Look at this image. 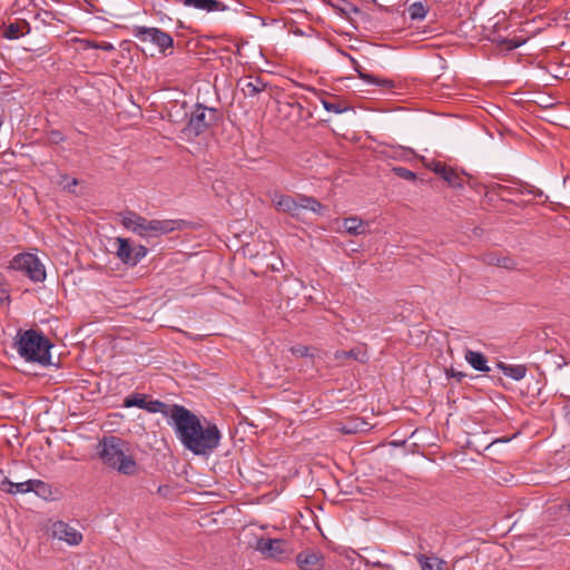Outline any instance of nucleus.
I'll return each instance as SVG.
<instances>
[{
	"label": "nucleus",
	"instance_id": "a878e982",
	"mask_svg": "<svg viewBox=\"0 0 570 570\" xmlns=\"http://www.w3.org/2000/svg\"><path fill=\"white\" fill-rule=\"evenodd\" d=\"M31 492H35L39 498L43 500H55V493L50 484L41 480H31Z\"/></svg>",
	"mask_w": 570,
	"mask_h": 570
},
{
	"label": "nucleus",
	"instance_id": "1a4fd4ad",
	"mask_svg": "<svg viewBox=\"0 0 570 570\" xmlns=\"http://www.w3.org/2000/svg\"><path fill=\"white\" fill-rule=\"evenodd\" d=\"M255 550L266 559L283 561L289 558V544L283 539L261 538L256 541Z\"/></svg>",
	"mask_w": 570,
	"mask_h": 570
},
{
	"label": "nucleus",
	"instance_id": "c9c22d12",
	"mask_svg": "<svg viewBox=\"0 0 570 570\" xmlns=\"http://www.w3.org/2000/svg\"><path fill=\"white\" fill-rule=\"evenodd\" d=\"M501 42L507 50H513L521 45V42L513 39H503Z\"/></svg>",
	"mask_w": 570,
	"mask_h": 570
},
{
	"label": "nucleus",
	"instance_id": "f3484780",
	"mask_svg": "<svg viewBox=\"0 0 570 570\" xmlns=\"http://www.w3.org/2000/svg\"><path fill=\"white\" fill-rule=\"evenodd\" d=\"M0 489L10 494L29 493L32 489L31 480L22 482H12L7 476L0 481Z\"/></svg>",
	"mask_w": 570,
	"mask_h": 570
},
{
	"label": "nucleus",
	"instance_id": "bb28decb",
	"mask_svg": "<svg viewBox=\"0 0 570 570\" xmlns=\"http://www.w3.org/2000/svg\"><path fill=\"white\" fill-rule=\"evenodd\" d=\"M334 356L336 361L353 358L361 363L366 362L368 358L366 352L362 351L361 348H352L350 351H336Z\"/></svg>",
	"mask_w": 570,
	"mask_h": 570
},
{
	"label": "nucleus",
	"instance_id": "37998d69",
	"mask_svg": "<svg viewBox=\"0 0 570 570\" xmlns=\"http://www.w3.org/2000/svg\"><path fill=\"white\" fill-rule=\"evenodd\" d=\"M566 417L568 419V421H570V407L568 409V411L566 412Z\"/></svg>",
	"mask_w": 570,
	"mask_h": 570
},
{
	"label": "nucleus",
	"instance_id": "dca6fc26",
	"mask_svg": "<svg viewBox=\"0 0 570 570\" xmlns=\"http://www.w3.org/2000/svg\"><path fill=\"white\" fill-rule=\"evenodd\" d=\"M183 4L206 12L222 11L226 8L223 2L217 0H183Z\"/></svg>",
	"mask_w": 570,
	"mask_h": 570
},
{
	"label": "nucleus",
	"instance_id": "e433bc0d",
	"mask_svg": "<svg viewBox=\"0 0 570 570\" xmlns=\"http://www.w3.org/2000/svg\"><path fill=\"white\" fill-rule=\"evenodd\" d=\"M446 375L449 377H455L459 382L465 377V374L460 372V371H456L454 370L453 367H451L450 370L446 371Z\"/></svg>",
	"mask_w": 570,
	"mask_h": 570
},
{
	"label": "nucleus",
	"instance_id": "473e14b6",
	"mask_svg": "<svg viewBox=\"0 0 570 570\" xmlns=\"http://www.w3.org/2000/svg\"><path fill=\"white\" fill-rule=\"evenodd\" d=\"M86 48H95V49H101L104 51H111V50H114V45L110 42L97 43V42L86 41Z\"/></svg>",
	"mask_w": 570,
	"mask_h": 570
},
{
	"label": "nucleus",
	"instance_id": "412c9836",
	"mask_svg": "<svg viewBox=\"0 0 570 570\" xmlns=\"http://www.w3.org/2000/svg\"><path fill=\"white\" fill-rule=\"evenodd\" d=\"M363 553L360 554V560L364 562L366 566H371L373 568H377L379 570H393V567L389 563L382 562L377 558V553L368 548L362 549Z\"/></svg>",
	"mask_w": 570,
	"mask_h": 570
},
{
	"label": "nucleus",
	"instance_id": "f8f14e48",
	"mask_svg": "<svg viewBox=\"0 0 570 570\" xmlns=\"http://www.w3.org/2000/svg\"><path fill=\"white\" fill-rule=\"evenodd\" d=\"M431 169L439 175L452 188H463L465 183V175L459 174L453 168L446 166L441 161H434Z\"/></svg>",
	"mask_w": 570,
	"mask_h": 570
},
{
	"label": "nucleus",
	"instance_id": "2f4dec72",
	"mask_svg": "<svg viewBox=\"0 0 570 570\" xmlns=\"http://www.w3.org/2000/svg\"><path fill=\"white\" fill-rule=\"evenodd\" d=\"M147 253H148V250L144 245H138V246L134 247V254H132V258L135 259L134 266H136L144 257H146Z\"/></svg>",
	"mask_w": 570,
	"mask_h": 570
},
{
	"label": "nucleus",
	"instance_id": "6ab92c4d",
	"mask_svg": "<svg viewBox=\"0 0 570 570\" xmlns=\"http://www.w3.org/2000/svg\"><path fill=\"white\" fill-rule=\"evenodd\" d=\"M239 85L240 90L246 97H255L266 88V83L259 77H249L248 79L240 81Z\"/></svg>",
	"mask_w": 570,
	"mask_h": 570
},
{
	"label": "nucleus",
	"instance_id": "4c0bfd02",
	"mask_svg": "<svg viewBox=\"0 0 570 570\" xmlns=\"http://www.w3.org/2000/svg\"><path fill=\"white\" fill-rule=\"evenodd\" d=\"M10 299L8 291L0 286V305L7 304Z\"/></svg>",
	"mask_w": 570,
	"mask_h": 570
},
{
	"label": "nucleus",
	"instance_id": "39448f33",
	"mask_svg": "<svg viewBox=\"0 0 570 570\" xmlns=\"http://www.w3.org/2000/svg\"><path fill=\"white\" fill-rule=\"evenodd\" d=\"M121 224L126 229L144 238L165 235L178 228L176 220H148L135 212H126L122 215Z\"/></svg>",
	"mask_w": 570,
	"mask_h": 570
},
{
	"label": "nucleus",
	"instance_id": "ddd939ff",
	"mask_svg": "<svg viewBox=\"0 0 570 570\" xmlns=\"http://www.w3.org/2000/svg\"><path fill=\"white\" fill-rule=\"evenodd\" d=\"M144 410L149 413H161L168 419V424L171 426V422H175L174 416L177 414V410H185V406L179 404L168 405L159 400L147 399Z\"/></svg>",
	"mask_w": 570,
	"mask_h": 570
},
{
	"label": "nucleus",
	"instance_id": "5701e85b",
	"mask_svg": "<svg viewBox=\"0 0 570 570\" xmlns=\"http://www.w3.org/2000/svg\"><path fill=\"white\" fill-rule=\"evenodd\" d=\"M422 570H446L445 562L435 556L416 554Z\"/></svg>",
	"mask_w": 570,
	"mask_h": 570
},
{
	"label": "nucleus",
	"instance_id": "c03bdc74",
	"mask_svg": "<svg viewBox=\"0 0 570 570\" xmlns=\"http://www.w3.org/2000/svg\"><path fill=\"white\" fill-rule=\"evenodd\" d=\"M43 14H45V17L50 18V19H51V13H50V12L45 11V12H43Z\"/></svg>",
	"mask_w": 570,
	"mask_h": 570
},
{
	"label": "nucleus",
	"instance_id": "423d86ee",
	"mask_svg": "<svg viewBox=\"0 0 570 570\" xmlns=\"http://www.w3.org/2000/svg\"><path fill=\"white\" fill-rule=\"evenodd\" d=\"M186 116L188 119L187 124L181 129V138L191 141L215 126L219 121L222 114L216 108L196 104L193 110L186 114Z\"/></svg>",
	"mask_w": 570,
	"mask_h": 570
},
{
	"label": "nucleus",
	"instance_id": "2eb2a0df",
	"mask_svg": "<svg viewBox=\"0 0 570 570\" xmlns=\"http://www.w3.org/2000/svg\"><path fill=\"white\" fill-rule=\"evenodd\" d=\"M116 244V255L117 257L126 265L134 266V247L128 238L117 237L115 240Z\"/></svg>",
	"mask_w": 570,
	"mask_h": 570
},
{
	"label": "nucleus",
	"instance_id": "ea45409f",
	"mask_svg": "<svg viewBox=\"0 0 570 570\" xmlns=\"http://www.w3.org/2000/svg\"><path fill=\"white\" fill-rule=\"evenodd\" d=\"M61 139H62V138H61V134H60V132H58V131H53V132L51 134V140H52V141L57 142V141H59V140H61Z\"/></svg>",
	"mask_w": 570,
	"mask_h": 570
},
{
	"label": "nucleus",
	"instance_id": "f03ea898",
	"mask_svg": "<svg viewBox=\"0 0 570 570\" xmlns=\"http://www.w3.org/2000/svg\"><path fill=\"white\" fill-rule=\"evenodd\" d=\"M98 456L102 463L120 474L135 475L138 472V463L129 453V446L120 438L104 436L98 443Z\"/></svg>",
	"mask_w": 570,
	"mask_h": 570
},
{
	"label": "nucleus",
	"instance_id": "20e7f679",
	"mask_svg": "<svg viewBox=\"0 0 570 570\" xmlns=\"http://www.w3.org/2000/svg\"><path fill=\"white\" fill-rule=\"evenodd\" d=\"M271 200L276 210L286 213L291 217L304 220L305 212H312L318 216L324 215L325 206L322 205L315 197L298 194L295 197L274 193Z\"/></svg>",
	"mask_w": 570,
	"mask_h": 570
},
{
	"label": "nucleus",
	"instance_id": "b1692460",
	"mask_svg": "<svg viewBox=\"0 0 570 570\" xmlns=\"http://www.w3.org/2000/svg\"><path fill=\"white\" fill-rule=\"evenodd\" d=\"M498 368L502 371L505 376L513 379L514 381H521L527 374L525 365H511L503 362H498Z\"/></svg>",
	"mask_w": 570,
	"mask_h": 570
},
{
	"label": "nucleus",
	"instance_id": "9b49d317",
	"mask_svg": "<svg viewBox=\"0 0 570 570\" xmlns=\"http://www.w3.org/2000/svg\"><path fill=\"white\" fill-rule=\"evenodd\" d=\"M295 560L299 570H322L324 568V556L318 550L305 549L296 556Z\"/></svg>",
	"mask_w": 570,
	"mask_h": 570
},
{
	"label": "nucleus",
	"instance_id": "4be33fe9",
	"mask_svg": "<svg viewBox=\"0 0 570 570\" xmlns=\"http://www.w3.org/2000/svg\"><path fill=\"white\" fill-rule=\"evenodd\" d=\"M465 361L479 372H489L490 367L487 365V357L481 352L470 351L465 352Z\"/></svg>",
	"mask_w": 570,
	"mask_h": 570
},
{
	"label": "nucleus",
	"instance_id": "6e6552de",
	"mask_svg": "<svg viewBox=\"0 0 570 570\" xmlns=\"http://www.w3.org/2000/svg\"><path fill=\"white\" fill-rule=\"evenodd\" d=\"M132 36L140 42H151L161 53H166L167 49L174 47L173 37L159 28L135 26Z\"/></svg>",
	"mask_w": 570,
	"mask_h": 570
},
{
	"label": "nucleus",
	"instance_id": "0eeeda50",
	"mask_svg": "<svg viewBox=\"0 0 570 570\" xmlns=\"http://www.w3.org/2000/svg\"><path fill=\"white\" fill-rule=\"evenodd\" d=\"M9 268L22 272L35 283H40L46 279L45 266L35 254L22 253L16 255L11 259Z\"/></svg>",
	"mask_w": 570,
	"mask_h": 570
},
{
	"label": "nucleus",
	"instance_id": "aec40b11",
	"mask_svg": "<svg viewBox=\"0 0 570 570\" xmlns=\"http://www.w3.org/2000/svg\"><path fill=\"white\" fill-rule=\"evenodd\" d=\"M343 228L350 235L358 236L363 235L368 229V224L363 222L357 216H351L343 220Z\"/></svg>",
	"mask_w": 570,
	"mask_h": 570
},
{
	"label": "nucleus",
	"instance_id": "f704fd0d",
	"mask_svg": "<svg viewBox=\"0 0 570 570\" xmlns=\"http://www.w3.org/2000/svg\"><path fill=\"white\" fill-rule=\"evenodd\" d=\"M521 194H529L537 197H541L543 195V191L534 186H527L523 189L520 190Z\"/></svg>",
	"mask_w": 570,
	"mask_h": 570
},
{
	"label": "nucleus",
	"instance_id": "f257e3e1",
	"mask_svg": "<svg viewBox=\"0 0 570 570\" xmlns=\"http://www.w3.org/2000/svg\"><path fill=\"white\" fill-rule=\"evenodd\" d=\"M171 428L181 445L195 455L209 456L218 446L222 433L216 424L203 425L190 410H177Z\"/></svg>",
	"mask_w": 570,
	"mask_h": 570
},
{
	"label": "nucleus",
	"instance_id": "79ce46f5",
	"mask_svg": "<svg viewBox=\"0 0 570 570\" xmlns=\"http://www.w3.org/2000/svg\"><path fill=\"white\" fill-rule=\"evenodd\" d=\"M78 184L77 179H72L71 184H68L67 188L68 190H71V187H75Z\"/></svg>",
	"mask_w": 570,
	"mask_h": 570
},
{
	"label": "nucleus",
	"instance_id": "cd10ccee",
	"mask_svg": "<svg viewBox=\"0 0 570 570\" xmlns=\"http://www.w3.org/2000/svg\"><path fill=\"white\" fill-rule=\"evenodd\" d=\"M147 399H148L147 394L134 393L131 395H128L124 400V406L125 407H134L135 406V407H139V409L144 410Z\"/></svg>",
	"mask_w": 570,
	"mask_h": 570
},
{
	"label": "nucleus",
	"instance_id": "a19ab883",
	"mask_svg": "<svg viewBox=\"0 0 570 570\" xmlns=\"http://www.w3.org/2000/svg\"><path fill=\"white\" fill-rule=\"evenodd\" d=\"M348 7L352 12H355V13L360 12V9L356 6L350 3Z\"/></svg>",
	"mask_w": 570,
	"mask_h": 570
},
{
	"label": "nucleus",
	"instance_id": "9d476101",
	"mask_svg": "<svg viewBox=\"0 0 570 570\" xmlns=\"http://www.w3.org/2000/svg\"><path fill=\"white\" fill-rule=\"evenodd\" d=\"M53 538L65 541L69 546H78L82 541V534L75 527L65 521H56L51 525Z\"/></svg>",
	"mask_w": 570,
	"mask_h": 570
},
{
	"label": "nucleus",
	"instance_id": "c85d7f7f",
	"mask_svg": "<svg viewBox=\"0 0 570 570\" xmlns=\"http://www.w3.org/2000/svg\"><path fill=\"white\" fill-rule=\"evenodd\" d=\"M428 13L426 8L422 2L417 1L409 7V14L412 20H422Z\"/></svg>",
	"mask_w": 570,
	"mask_h": 570
},
{
	"label": "nucleus",
	"instance_id": "a18cd8bd",
	"mask_svg": "<svg viewBox=\"0 0 570 570\" xmlns=\"http://www.w3.org/2000/svg\"><path fill=\"white\" fill-rule=\"evenodd\" d=\"M568 509H569V512H570V503L568 504Z\"/></svg>",
	"mask_w": 570,
	"mask_h": 570
},
{
	"label": "nucleus",
	"instance_id": "7ed1b4c3",
	"mask_svg": "<svg viewBox=\"0 0 570 570\" xmlns=\"http://www.w3.org/2000/svg\"><path fill=\"white\" fill-rule=\"evenodd\" d=\"M19 338L14 343L19 355L28 362L39 363L42 366L51 364L50 348L52 344L42 332L37 330H27L20 332Z\"/></svg>",
	"mask_w": 570,
	"mask_h": 570
},
{
	"label": "nucleus",
	"instance_id": "4468645a",
	"mask_svg": "<svg viewBox=\"0 0 570 570\" xmlns=\"http://www.w3.org/2000/svg\"><path fill=\"white\" fill-rule=\"evenodd\" d=\"M31 31L30 24L24 19H17L3 24L1 37L8 40H16Z\"/></svg>",
	"mask_w": 570,
	"mask_h": 570
},
{
	"label": "nucleus",
	"instance_id": "58836bf2",
	"mask_svg": "<svg viewBox=\"0 0 570 570\" xmlns=\"http://www.w3.org/2000/svg\"><path fill=\"white\" fill-rule=\"evenodd\" d=\"M342 55H343L344 57H347V58L350 59V61L352 62L353 68H354V70H355L356 72H357V70H363V69L361 68V66L358 65L357 60H356V59H354L351 55H348L347 52H344V51H342Z\"/></svg>",
	"mask_w": 570,
	"mask_h": 570
},
{
	"label": "nucleus",
	"instance_id": "7c9ffc66",
	"mask_svg": "<svg viewBox=\"0 0 570 570\" xmlns=\"http://www.w3.org/2000/svg\"><path fill=\"white\" fill-rule=\"evenodd\" d=\"M394 173L400 178H403V179H406V180H415L416 179V175L412 170H410V169H407L405 167H395L394 168Z\"/></svg>",
	"mask_w": 570,
	"mask_h": 570
},
{
	"label": "nucleus",
	"instance_id": "393cba45",
	"mask_svg": "<svg viewBox=\"0 0 570 570\" xmlns=\"http://www.w3.org/2000/svg\"><path fill=\"white\" fill-rule=\"evenodd\" d=\"M357 76L362 80L366 81L370 85H375L385 89H392L395 87V82L389 78H381L371 73L365 72L364 70H357Z\"/></svg>",
	"mask_w": 570,
	"mask_h": 570
},
{
	"label": "nucleus",
	"instance_id": "a211bd4d",
	"mask_svg": "<svg viewBox=\"0 0 570 570\" xmlns=\"http://www.w3.org/2000/svg\"><path fill=\"white\" fill-rule=\"evenodd\" d=\"M483 262L488 265L502 267L505 269H515L517 263L515 261L505 255H500L498 253H488L483 256Z\"/></svg>",
	"mask_w": 570,
	"mask_h": 570
},
{
	"label": "nucleus",
	"instance_id": "72a5a7b5",
	"mask_svg": "<svg viewBox=\"0 0 570 570\" xmlns=\"http://www.w3.org/2000/svg\"><path fill=\"white\" fill-rule=\"evenodd\" d=\"M292 353L297 357H306L309 355L308 347L305 345H296L291 348Z\"/></svg>",
	"mask_w": 570,
	"mask_h": 570
},
{
	"label": "nucleus",
	"instance_id": "c756f323",
	"mask_svg": "<svg viewBox=\"0 0 570 570\" xmlns=\"http://www.w3.org/2000/svg\"><path fill=\"white\" fill-rule=\"evenodd\" d=\"M322 105L325 110L334 114H342L347 110V108L342 102H332L326 99H322Z\"/></svg>",
	"mask_w": 570,
	"mask_h": 570
}]
</instances>
